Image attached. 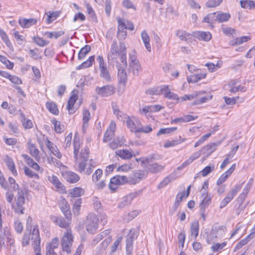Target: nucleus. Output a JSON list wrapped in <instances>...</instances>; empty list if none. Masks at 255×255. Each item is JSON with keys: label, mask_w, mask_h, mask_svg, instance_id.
I'll return each instance as SVG.
<instances>
[{"label": "nucleus", "mask_w": 255, "mask_h": 255, "mask_svg": "<svg viewBox=\"0 0 255 255\" xmlns=\"http://www.w3.org/2000/svg\"><path fill=\"white\" fill-rule=\"evenodd\" d=\"M74 147V157L75 165L77 166V170L81 173L89 175L91 174L95 168V166L92 164V160H90V162L87 165V161L89 158V149L85 147L82 149L80 151L81 147V142L78 135L76 133L74 135L73 140Z\"/></svg>", "instance_id": "1"}, {"label": "nucleus", "mask_w": 255, "mask_h": 255, "mask_svg": "<svg viewBox=\"0 0 255 255\" xmlns=\"http://www.w3.org/2000/svg\"><path fill=\"white\" fill-rule=\"evenodd\" d=\"M225 226H220L218 224H214L210 231V232L207 237V242L211 244L216 241L218 238H221L226 232Z\"/></svg>", "instance_id": "2"}, {"label": "nucleus", "mask_w": 255, "mask_h": 255, "mask_svg": "<svg viewBox=\"0 0 255 255\" xmlns=\"http://www.w3.org/2000/svg\"><path fill=\"white\" fill-rule=\"evenodd\" d=\"M136 160L144 164L146 166L148 171L154 173L162 171L165 166L164 165L155 162L152 157H147L145 159L143 158H136Z\"/></svg>", "instance_id": "3"}, {"label": "nucleus", "mask_w": 255, "mask_h": 255, "mask_svg": "<svg viewBox=\"0 0 255 255\" xmlns=\"http://www.w3.org/2000/svg\"><path fill=\"white\" fill-rule=\"evenodd\" d=\"M73 238L71 230L68 229L64 233L61 241L63 251L66 252L68 254L71 253Z\"/></svg>", "instance_id": "4"}, {"label": "nucleus", "mask_w": 255, "mask_h": 255, "mask_svg": "<svg viewBox=\"0 0 255 255\" xmlns=\"http://www.w3.org/2000/svg\"><path fill=\"white\" fill-rule=\"evenodd\" d=\"M32 246L35 255H41L40 248V238L38 226H34L31 235Z\"/></svg>", "instance_id": "5"}, {"label": "nucleus", "mask_w": 255, "mask_h": 255, "mask_svg": "<svg viewBox=\"0 0 255 255\" xmlns=\"http://www.w3.org/2000/svg\"><path fill=\"white\" fill-rule=\"evenodd\" d=\"M98 222L99 219L95 214H89L85 223L87 231L90 233H94L98 229Z\"/></svg>", "instance_id": "6"}, {"label": "nucleus", "mask_w": 255, "mask_h": 255, "mask_svg": "<svg viewBox=\"0 0 255 255\" xmlns=\"http://www.w3.org/2000/svg\"><path fill=\"white\" fill-rule=\"evenodd\" d=\"M121 50H119L117 42L115 40L113 42L110 52L108 54V60L109 63L116 62L120 56Z\"/></svg>", "instance_id": "7"}, {"label": "nucleus", "mask_w": 255, "mask_h": 255, "mask_svg": "<svg viewBox=\"0 0 255 255\" xmlns=\"http://www.w3.org/2000/svg\"><path fill=\"white\" fill-rule=\"evenodd\" d=\"M48 181L52 183L55 188V190L60 194L66 193V189L64 185L60 181L59 178L53 174L49 175L47 177Z\"/></svg>", "instance_id": "8"}, {"label": "nucleus", "mask_w": 255, "mask_h": 255, "mask_svg": "<svg viewBox=\"0 0 255 255\" xmlns=\"http://www.w3.org/2000/svg\"><path fill=\"white\" fill-rule=\"evenodd\" d=\"M126 119L124 120L127 124V126L132 132H137L139 127L140 126V121L135 117H130L128 116L125 117Z\"/></svg>", "instance_id": "9"}, {"label": "nucleus", "mask_w": 255, "mask_h": 255, "mask_svg": "<svg viewBox=\"0 0 255 255\" xmlns=\"http://www.w3.org/2000/svg\"><path fill=\"white\" fill-rule=\"evenodd\" d=\"M51 221L56 225L62 228H67L70 224V216H66V219L61 216H51Z\"/></svg>", "instance_id": "10"}, {"label": "nucleus", "mask_w": 255, "mask_h": 255, "mask_svg": "<svg viewBox=\"0 0 255 255\" xmlns=\"http://www.w3.org/2000/svg\"><path fill=\"white\" fill-rule=\"evenodd\" d=\"M128 181L126 176L117 175L111 179L109 188L111 190H115L117 188V185L124 184Z\"/></svg>", "instance_id": "11"}, {"label": "nucleus", "mask_w": 255, "mask_h": 255, "mask_svg": "<svg viewBox=\"0 0 255 255\" xmlns=\"http://www.w3.org/2000/svg\"><path fill=\"white\" fill-rule=\"evenodd\" d=\"M96 92L102 97H108L114 94L115 91L113 86L106 85L102 87H96Z\"/></svg>", "instance_id": "12"}, {"label": "nucleus", "mask_w": 255, "mask_h": 255, "mask_svg": "<svg viewBox=\"0 0 255 255\" xmlns=\"http://www.w3.org/2000/svg\"><path fill=\"white\" fill-rule=\"evenodd\" d=\"M137 235L134 230H130L126 241V251L128 255L131 254L133 241L136 238Z\"/></svg>", "instance_id": "13"}, {"label": "nucleus", "mask_w": 255, "mask_h": 255, "mask_svg": "<svg viewBox=\"0 0 255 255\" xmlns=\"http://www.w3.org/2000/svg\"><path fill=\"white\" fill-rule=\"evenodd\" d=\"M42 139L46 141V146L47 148L49 149V150L57 158L60 159L62 157V154L59 151L58 148L56 146V145L53 143L52 142L50 141L48 138L45 136L43 135L42 136Z\"/></svg>", "instance_id": "14"}, {"label": "nucleus", "mask_w": 255, "mask_h": 255, "mask_svg": "<svg viewBox=\"0 0 255 255\" xmlns=\"http://www.w3.org/2000/svg\"><path fill=\"white\" fill-rule=\"evenodd\" d=\"M63 177L70 183H75L80 180V176L75 172L71 171H65L62 172Z\"/></svg>", "instance_id": "15"}, {"label": "nucleus", "mask_w": 255, "mask_h": 255, "mask_svg": "<svg viewBox=\"0 0 255 255\" xmlns=\"http://www.w3.org/2000/svg\"><path fill=\"white\" fill-rule=\"evenodd\" d=\"M116 128V123L112 121L110 124L109 128L105 133L103 138L104 142H107L113 138L115 134Z\"/></svg>", "instance_id": "16"}, {"label": "nucleus", "mask_w": 255, "mask_h": 255, "mask_svg": "<svg viewBox=\"0 0 255 255\" xmlns=\"http://www.w3.org/2000/svg\"><path fill=\"white\" fill-rule=\"evenodd\" d=\"M18 197L17 199V213L20 212V214H23V210L24 208L22 207V205L25 203V192L22 190L18 191L17 193Z\"/></svg>", "instance_id": "17"}, {"label": "nucleus", "mask_w": 255, "mask_h": 255, "mask_svg": "<svg viewBox=\"0 0 255 255\" xmlns=\"http://www.w3.org/2000/svg\"><path fill=\"white\" fill-rule=\"evenodd\" d=\"M36 22L37 19L34 18L26 19L20 17L18 19L19 24L23 28H28L35 24Z\"/></svg>", "instance_id": "18"}, {"label": "nucleus", "mask_w": 255, "mask_h": 255, "mask_svg": "<svg viewBox=\"0 0 255 255\" xmlns=\"http://www.w3.org/2000/svg\"><path fill=\"white\" fill-rule=\"evenodd\" d=\"M117 66L118 69V77L119 82L125 87L128 81L127 72L123 67L120 65Z\"/></svg>", "instance_id": "19"}, {"label": "nucleus", "mask_w": 255, "mask_h": 255, "mask_svg": "<svg viewBox=\"0 0 255 255\" xmlns=\"http://www.w3.org/2000/svg\"><path fill=\"white\" fill-rule=\"evenodd\" d=\"M175 35L181 40L185 41L188 43L192 41L193 36V34L192 35L183 30H177L175 32Z\"/></svg>", "instance_id": "20"}, {"label": "nucleus", "mask_w": 255, "mask_h": 255, "mask_svg": "<svg viewBox=\"0 0 255 255\" xmlns=\"http://www.w3.org/2000/svg\"><path fill=\"white\" fill-rule=\"evenodd\" d=\"M162 94L164 95V97L166 98H167L172 100H175L177 102H178L179 100V98L178 95L173 92L170 91V90L169 89L168 86L164 85L162 86Z\"/></svg>", "instance_id": "21"}, {"label": "nucleus", "mask_w": 255, "mask_h": 255, "mask_svg": "<svg viewBox=\"0 0 255 255\" xmlns=\"http://www.w3.org/2000/svg\"><path fill=\"white\" fill-rule=\"evenodd\" d=\"M202 200L200 204V210H206L207 207L209 206L211 202V197L206 192L202 194Z\"/></svg>", "instance_id": "22"}, {"label": "nucleus", "mask_w": 255, "mask_h": 255, "mask_svg": "<svg viewBox=\"0 0 255 255\" xmlns=\"http://www.w3.org/2000/svg\"><path fill=\"white\" fill-rule=\"evenodd\" d=\"M116 154L125 160L130 159L133 155V153L128 149H118L115 151Z\"/></svg>", "instance_id": "23"}, {"label": "nucleus", "mask_w": 255, "mask_h": 255, "mask_svg": "<svg viewBox=\"0 0 255 255\" xmlns=\"http://www.w3.org/2000/svg\"><path fill=\"white\" fill-rule=\"evenodd\" d=\"M20 114L19 116V120L22 124V126L25 129H30L33 127L32 122L27 118H26L24 114L19 111Z\"/></svg>", "instance_id": "24"}, {"label": "nucleus", "mask_w": 255, "mask_h": 255, "mask_svg": "<svg viewBox=\"0 0 255 255\" xmlns=\"http://www.w3.org/2000/svg\"><path fill=\"white\" fill-rule=\"evenodd\" d=\"M193 34L194 37L200 40L208 41L212 38L211 34L209 32L196 31L194 32Z\"/></svg>", "instance_id": "25"}, {"label": "nucleus", "mask_w": 255, "mask_h": 255, "mask_svg": "<svg viewBox=\"0 0 255 255\" xmlns=\"http://www.w3.org/2000/svg\"><path fill=\"white\" fill-rule=\"evenodd\" d=\"M206 73H198L194 75L187 76V80L189 83H196L201 79L205 78Z\"/></svg>", "instance_id": "26"}, {"label": "nucleus", "mask_w": 255, "mask_h": 255, "mask_svg": "<svg viewBox=\"0 0 255 255\" xmlns=\"http://www.w3.org/2000/svg\"><path fill=\"white\" fill-rule=\"evenodd\" d=\"M77 100V95L73 94L70 97L68 102L66 109L68 111L69 114L70 115L74 114L76 111L73 107Z\"/></svg>", "instance_id": "27"}, {"label": "nucleus", "mask_w": 255, "mask_h": 255, "mask_svg": "<svg viewBox=\"0 0 255 255\" xmlns=\"http://www.w3.org/2000/svg\"><path fill=\"white\" fill-rule=\"evenodd\" d=\"M73 203V212L76 215H78L80 213L81 205L82 204V199L81 198H73L71 199Z\"/></svg>", "instance_id": "28"}, {"label": "nucleus", "mask_w": 255, "mask_h": 255, "mask_svg": "<svg viewBox=\"0 0 255 255\" xmlns=\"http://www.w3.org/2000/svg\"><path fill=\"white\" fill-rule=\"evenodd\" d=\"M28 148L30 154L34 157L37 161L40 160L39 150L33 143L29 142L28 143Z\"/></svg>", "instance_id": "29"}, {"label": "nucleus", "mask_w": 255, "mask_h": 255, "mask_svg": "<svg viewBox=\"0 0 255 255\" xmlns=\"http://www.w3.org/2000/svg\"><path fill=\"white\" fill-rule=\"evenodd\" d=\"M220 145V143H211L207 144L201 148V151L203 153H207L208 154H211L217 148V146Z\"/></svg>", "instance_id": "30"}, {"label": "nucleus", "mask_w": 255, "mask_h": 255, "mask_svg": "<svg viewBox=\"0 0 255 255\" xmlns=\"http://www.w3.org/2000/svg\"><path fill=\"white\" fill-rule=\"evenodd\" d=\"M203 22L209 23L210 25L213 27V24L217 22V13L214 12L207 14L203 19Z\"/></svg>", "instance_id": "31"}, {"label": "nucleus", "mask_w": 255, "mask_h": 255, "mask_svg": "<svg viewBox=\"0 0 255 255\" xmlns=\"http://www.w3.org/2000/svg\"><path fill=\"white\" fill-rule=\"evenodd\" d=\"M254 179L253 178H251L248 182L247 183L245 187L242 190V193L240 194L239 198L242 200L245 199L246 197V195L251 189L253 184Z\"/></svg>", "instance_id": "32"}, {"label": "nucleus", "mask_w": 255, "mask_h": 255, "mask_svg": "<svg viewBox=\"0 0 255 255\" xmlns=\"http://www.w3.org/2000/svg\"><path fill=\"white\" fill-rule=\"evenodd\" d=\"M199 222L197 221H193L191 223L190 227V233L192 238L195 240H196L199 233Z\"/></svg>", "instance_id": "33"}, {"label": "nucleus", "mask_w": 255, "mask_h": 255, "mask_svg": "<svg viewBox=\"0 0 255 255\" xmlns=\"http://www.w3.org/2000/svg\"><path fill=\"white\" fill-rule=\"evenodd\" d=\"M145 174L143 171L137 170L134 172L132 180L130 181L131 184H135L139 182L141 179L145 177Z\"/></svg>", "instance_id": "34"}, {"label": "nucleus", "mask_w": 255, "mask_h": 255, "mask_svg": "<svg viewBox=\"0 0 255 255\" xmlns=\"http://www.w3.org/2000/svg\"><path fill=\"white\" fill-rule=\"evenodd\" d=\"M90 119L91 115L89 111L86 109H84L83 111V130L84 131L88 127V122Z\"/></svg>", "instance_id": "35"}, {"label": "nucleus", "mask_w": 255, "mask_h": 255, "mask_svg": "<svg viewBox=\"0 0 255 255\" xmlns=\"http://www.w3.org/2000/svg\"><path fill=\"white\" fill-rule=\"evenodd\" d=\"M141 36L142 40L144 44V46L146 50L150 52L151 51V46L149 43L150 38L149 37L145 30L143 31L141 33Z\"/></svg>", "instance_id": "36"}, {"label": "nucleus", "mask_w": 255, "mask_h": 255, "mask_svg": "<svg viewBox=\"0 0 255 255\" xmlns=\"http://www.w3.org/2000/svg\"><path fill=\"white\" fill-rule=\"evenodd\" d=\"M120 49H121V53H120V59L122 63L125 66L127 65V57H126V45L124 43H120Z\"/></svg>", "instance_id": "37"}, {"label": "nucleus", "mask_w": 255, "mask_h": 255, "mask_svg": "<svg viewBox=\"0 0 255 255\" xmlns=\"http://www.w3.org/2000/svg\"><path fill=\"white\" fill-rule=\"evenodd\" d=\"M205 93L206 91H196L190 95H185L184 96L182 97L180 99L181 101L190 100L194 98H196L198 96H202Z\"/></svg>", "instance_id": "38"}, {"label": "nucleus", "mask_w": 255, "mask_h": 255, "mask_svg": "<svg viewBox=\"0 0 255 255\" xmlns=\"http://www.w3.org/2000/svg\"><path fill=\"white\" fill-rule=\"evenodd\" d=\"M125 140L123 136L118 137L114 139L112 142L109 143L110 147L114 149L118 146H121L124 144Z\"/></svg>", "instance_id": "39"}, {"label": "nucleus", "mask_w": 255, "mask_h": 255, "mask_svg": "<svg viewBox=\"0 0 255 255\" xmlns=\"http://www.w3.org/2000/svg\"><path fill=\"white\" fill-rule=\"evenodd\" d=\"M135 194L131 193L125 197L123 201L119 205V207L123 208L125 206L129 205L131 202L132 199L135 198Z\"/></svg>", "instance_id": "40"}, {"label": "nucleus", "mask_w": 255, "mask_h": 255, "mask_svg": "<svg viewBox=\"0 0 255 255\" xmlns=\"http://www.w3.org/2000/svg\"><path fill=\"white\" fill-rule=\"evenodd\" d=\"M99 70L101 77L107 81H110L111 80V75L106 66L99 68Z\"/></svg>", "instance_id": "41"}, {"label": "nucleus", "mask_w": 255, "mask_h": 255, "mask_svg": "<svg viewBox=\"0 0 255 255\" xmlns=\"http://www.w3.org/2000/svg\"><path fill=\"white\" fill-rule=\"evenodd\" d=\"M95 60V56H91L89 57L88 59L86 61L83 62L81 64L79 65L76 67L77 70H80L83 68H86L91 66Z\"/></svg>", "instance_id": "42"}, {"label": "nucleus", "mask_w": 255, "mask_h": 255, "mask_svg": "<svg viewBox=\"0 0 255 255\" xmlns=\"http://www.w3.org/2000/svg\"><path fill=\"white\" fill-rule=\"evenodd\" d=\"M241 7L249 9L255 8V1L251 0H241L240 1Z\"/></svg>", "instance_id": "43"}, {"label": "nucleus", "mask_w": 255, "mask_h": 255, "mask_svg": "<svg viewBox=\"0 0 255 255\" xmlns=\"http://www.w3.org/2000/svg\"><path fill=\"white\" fill-rule=\"evenodd\" d=\"M130 71L133 75L137 76L141 71V67L139 62H136L129 65Z\"/></svg>", "instance_id": "44"}, {"label": "nucleus", "mask_w": 255, "mask_h": 255, "mask_svg": "<svg viewBox=\"0 0 255 255\" xmlns=\"http://www.w3.org/2000/svg\"><path fill=\"white\" fill-rule=\"evenodd\" d=\"M4 161L8 168L14 175L16 171L15 170V164L13 159L8 155H6L4 158Z\"/></svg>", "instance_id": "45"}, {"label": "nucleus", "mask_w": 255, "mask_h": 255, "mask_svg": "<svg viewBox=\"0 0 255 255\" xmlns=\"http://www.w3.org/2000/svg\"><path fill=\"white\" fill-rule=\"evenodd\" d=\"M64 34V32L63 31H53V32H45L42 33V35L46 36L49 38H55V39L58 38Z\"/></svg>", "instance_id": "46"}, {"label": "nucleus", "mask_w": 255, "mask_h": 255, "mask_svg": "<svg viewBox=\"0 0 255 255\" xmlns=\"http://www.w3.org/2000/svg\"><path fill=\"white\" fill-rule=\"evenodd\" d=\"M51 123L54 127V130L56 132L60 133L64 131V126L62 125L59 121L53 119L51 120Z\"/></svg>", "instance_id": "47"}, {"label": "nucleus", "mask_w": 255, "mask_h": 255, "mask_svg": "<svg viewBox=\"0 0 255 255\" xmlns=\"http://www.w3.org/2000/svg\"><path fill=\"white\" fill-rule=\"evenodd\" d=\"M217 13V22L221 23L228 21L231 17V15L229 13H224L219 11Z\"/></svg>", "instance_id": "48"}, {"label": "nucleus", "mask_w": 255, "mask_h": 255, "mask_svg": "<svg viewBox=\"0 0 255 255\" xmlns=\"http://www.w3.org/2000/svg\"><path fill=\"white\" fill-rule=\"evenodd\" d=\"M222 66V63L218 62L216 64L213 63L209 62L205 64V66L207 67L210 72H214L220 68Z\"/></svg>", "instance_id": "49"}, {"label": "nucleus", "mask_w": 255, "mask_h": 255, "mask_svg": "<svg viewBox=\"0 0 255 255\" xmlns=\"http://www.w3.org/2000/svg\"><path fill=\"white\" fill-rule=\"evenodd\" d=\"M45 14L47 16L46 19V22L47 23H50L54 20H55L59 15V12L54 11L51 12L50 11L46 12Z\"/></svg>", "instance_id": "50"}, {"label": "nucleus", "mask_w": 255, "mask_h": 255, "mask_svg": "<svg viewBox=\"0 0 255 255\" xmlns=\"http://www.w3.org/2000/svg\"><path fill=\"white\" fill-rule=\"evenodd\" d=\"M91 46L89 45H86L81 49L78 53V59L82 60L85 58L86 55L90 51Z\"/></svg>", "instance_id": "51"}, {"label": "nucleus", "mask_w": 255, "mask_h": 255, "mask_svg": "<svg viewBox=\"0 0 255 255\" xmlns=\"http://www.w3.org/2000/svg\"><path fill=\"white\" fill-rule=\"evenodd\" d=\"M47 109L50 112L55 115H57L59 113V111L56 105L52 102H47L46 104Z\"/></svg>", "instance_id": "52"}, {"label": "nucleus", "mask_w": 255, "mask_h": 255, "mask_svg": "<svg viewBox=\"0 0 255 255\" xmlns=\"http://www.w3.org/2000/svg\"><path fill=\"white\" fill-rule=\"evenodd\" d=\"M162 86L160 87H153L147 89L146 91V93L149 95H158L162 94Z\"/></svg>", "instance_id": "53"}, {"label": "nucleus", "mask_w": 255, "mask_h": 255, "mask_svg": "<svg viewBox=\"0 0 255 255\" xmlns=\"http://www.w3.org/2000/svg\"><path fill=\"white\" fill-rule=\"evenodd\" d=\"M3 233L4 235L6 236L7 242L9 244L10 249L11 250L12 248H14V240H11V239L10 238V233L9 229L7 227L4 228L3 229ZM13 250L14 251V249H13Z\"/></svg>", "instance_id": "54"}, {"label": "nucleus", "mask_w": 255, "mask_h": 255, "mask_svg": "<svg viewBox=\"0 0 255 255\" xmlns=\"http://www.w3.org/2000/svg\"><path fill=\"white\" fill-rule=\"evenodd\" d=\"M84 193V190L83 189L80 187H74L72 189H71L70 194L71 195L72 198L75 197H78Z\"/></svg>", "instance_id": "55"}, {"label": "nucleus", "mask_w": 255, "mask_h": 255, "mask_svg": "<svg viewBox=\"0 0 255 255\" xmlns=\"http://www.w3.org/2000/svg\"><path fill=\"white\" fill-rule=\"evenodd\" d=\"M244 182L241 184H237L235 186L234 188H233L228 193V195L232 199L235 197L237 193L240 190L242 187Z\"/></svg>", "instance_id": "56"}, {"label": "nucleus", "mask_w": 255, "mask_h": 255, "mask_svg": "<svg viewBox=\"0 0 255 255\" xmlns=\"http://www.w3.org/2000/svg\"><path fill=\"white\" fill-rule=\"evenodd\" d=\"M33 41L37 45L40 47H43L48 44L49 42L44 40L43 38L39 36L33 37Z\"/></svg>", "instance_id": "57"}, {"label": "nucleus", "mask_w": 255, "mask_h": 255, "mask_svg": "<svg viewBox=\"0 0 255 255\" xmlns=\"http://www.w3.org/2000/svg\"><path fill=\"white\" fill-rule=\"evenodd\" d=\"M185 192L183 191L182 192L179 193L177 194L175 201L174 204V207L175 210L178 207L180 203L182 200V199L184 197Z\"/></svg>", "instance_id": "58"}, {"label": "nucleus", "mask_w": 255, "mask_h": 255, "mask_svg": "<svg viewBox=\"0 0 255 255\" xmlns=\"http://www.w3.org/2000/svg\"><path fill=\"white\" fill-rule=\"evenodd\" d=\"M177 130L176 127L168 128H161L157 133V135L159 136L160 134H168L171 132H173Z\"/></svg>", "instance_id": "59"}, {"label": "nucleus", "mask_w": 255, "mask_h": 255, "mask_svg": "<svg viewBox=\"0 0 255 255\" xmlns=\"http://www.w3.org/2000/svg\"><path fill=\"white\" fill-rule=\"evenodd\" d=\"M181 143L180 139H176L172 140H168L166 141L164 144V147L165 148H169L170 147L174 146L176 145Z\"/></svg>", "instance_id": "60"}, {"label": "nucleus", "mask_w": 255, "mask_h": 255, "mask_svg": "<svg viewBox=\"0 0 255 255\" xmlns=\"http://www.w3.org/2000/svg\"><path fill=\"white\" fill-rule=\"evenodd\" d=\"M251 239L250 238H248V236L245 239L241 240L240 242H239L237 245L236 246L234 249V251H237V250L241 249L243 246L246 245L248 242L250 241Z\"/></svg>", "instance_id": "61"}, {"label": "nucleus", "mask_w": 255, "mask_h": 255, "mask_svg": "<svg viewBox=\"0 0 255 255\" xmlns=\"http://www.w3.org/2000/svg\"><path fill=\"white\" fill-rule=\"evenodd\" d=\"M251 39V37L249 36H244L241 37L237 38L235 41V42L233 43V45H240L244 42H247Z\"/></svg>", "instance_id": "62"}, {"label": "nucleus", "mask_w": 255, "mask_h": 255, "mask_svg": "<svg viewBox=\"0 0 255 255\" xmlns=\"http://www.w3.org/2000/svg\"><path fill=\"white\" fill-rule=\"evenodd\" d=\"M0 61L8 69H12L13 67V63L10 62L5 57L1 55H0Z\"/></svg>", "instance_id": "63"}, {"label": "nucleus", "mask_w": 255, "mask_h": 255, "mask_svg": "<svg viewBox=\"0 0 255 255\" xmlns=\"http://www.w3.org/2000/svg\"><path fill=\"white\" fill-rule=\"evenodd\" d=\"M103 175V171L101 169H97L92 176V180L94 182H97Z\"/></svg>", "instance_id": "64"}]
</instances>
